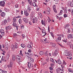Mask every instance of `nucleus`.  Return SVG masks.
<instances>
[{"label": "nucleus", "instance_id": "8", "mask_svg": "<svg viewBox=\"0 0 73 73\" xmlns=\"http://www.w3.org/2000/svg\"><path fill=\"white\" fill-rule=\"evenodd\" d=\"M28 55L27 56L29 58V59L30 58H31L33 56V54L32 53H31V52L28 53Z\"/></svg>", "mask_w": 73, "mask_h": 73}, {"label": "nucleus", "instance_id": "14", "mask_svg": "<svg viewBox=\"0 0 73 73\" xmlns=\"http://www.w3.org/2000/svg\"><path fill=\"white\" fill-rule=\"evenodd\" d=\"M68 3L71 7H73V2L72 1L68 2Z\"/></svg>", "mask_w": 73, "mask_h": 73}, {"label": "nucleus", "instance_id": "64", "mask_svg": "<svg viewBox=\"0 0 73 73\" xmlns=\"http://www.w3.org/2000/svg\"><path fill=\"white\" fill-rule=\"evenodd\" d=\"M2 73H7V71H3Z\"/></svg>", "mask_w": 73, "mask_h": 73}, {"label": "nucleus", "instance_id": "63", "mask_svg": "<svg viewBox=\"0 0 73 73\" xmlns=\"http://www.w3.org/2000/svg\"><path fill=\"white\" fill-rule=\"evenodd\" d=\"M72 16H73V9H72Z\"/></svg>", "mask_w": 73, "mask_h": 73}, {"label": "nucleus", "instance_id": "60", "mask_svg": "<svg viewBox=\"0 0 73 73\" xmlns=\"http://www.w3.org/2000/svg\"><path fill=\"white\" fill-rule=\"evenodd\" d=\"M7 20L8 21V24H9V22L11 21V19H8Z\"/></svg>", "mask_w": 73, "mask_h": 73}, {"label": "nucleus", "instance_id": "31", "mask_svg": "<svg viewBox=\"0 0 73 73\" xmlns=\"http://www.w3.org/2000/svg\"><path fill=\"white\" fill-rule=\"evenodd\" d=\"M15 48L16 49H17L18 48V44H17V43H15Z\"/></svg>", "mask_w": 73, "mask_h": 73}, {"label": "nucleus", "instance_id": "36", "mask_svg": "<svg viewBox=\"0 0 73 73\" xmlns=\"http://www.w3.org/2000/svg\"><path fill=\"white\" fill-rule=\"evenodd\" d=\"M68 71L69 72H70L71 73H73V70H72L71 69H70V68H68Z\"/></svg>", "mask_w": 73, "mask_h": 73}, {"label": "nucleus", "instance_id": "45", "mask_svg": "<svg viewBox=\"0 0 73 73\" xmlns=\"http://www.w3.org/2000/svg\"><path fill=\"white\" fill-rule=\"evenodd\" d=\"M50 34L51 35V36H52V37L53 38H54V35H53V33L50 32Z\"/></svg>", "mask_w": 73, "mask_h": 73}, {"label": "nucleus", "instance_id": "10", "mask_svg": "<svg viewBox=\"0 0 73 73\" xmlns=\"http://www.w3.org/2000/svg\"><path fill=\"white\" fill-rule=\"evenodd\" d=\"M0 5L1 6L4 7L5 6V2L4 1H1L0 2Z\"/></svg>", "mask_w": 73, "mask_h": 73}, {"label": "nucleus", "instance_id": "24", "mask_svg": "<svg viewBox=\"0 0 73 73\" xmlns=\"http://www.w3.org/2000/svg\"><path fill=\"white\" fill-rule=\"evenodd\" d=\"M50 45H52V46H53L54 47H55V46H56V44L53 42H50Z\"/></svg>", "mask_w": 73, "mask_h": 73}, {"label": "nucleus", "instance_id": "53", "mask_svg": "<svg viewBox=\"0 0 73 73\" xmlns=\"http://www.w3.org/2000/svg\"><path fill=\"white\" fill-rule=\"evenodd\" d=\"M41 23L42 25H44L45 24V23L44 22L43 20H41Z\"/></svg>", "mask_w": 73, "mask_h": 73}, {"label": "nucleus", "instance_id": "38", "mask_svg": "<svg viewBox=\"0 0 73 73\" xmlns=\"http://www.w3.org/2000/svg\"><path fill=\"white\" fill-rule=\"evenodd\" d=\"M21 46L22 48H25V44H21Z\"/></svg>", "mask_w": 73, "mask_h": 73}, {"label": "nucleus", "instance_id": "26", "mask_svg": "<svg viewBox=\"0 0 73 73\" xmlns=\"http://www.w3.org/2000/svg\"><path fill=\"white\" fill-rule=\"evenodd\" d=\"M64 12V11L62 10H61L60 12V13H58V15L59 16V15H62V13Z\"/></svg>", "mask_w": 73, "mask_h": 73}, {"label": "nucleus", "instance_id": "1", "mask_svg": "<svg viewBox=\"0 0 73 73\" xmlns=\"http://www.w3.org/2000/svg\"><path fill=\"white\" fill-rule=\"evenodd\" d=\"M58 37L56 39V41L57 42H59L61 40V37L64 38V35L63 34H60L58 35Z\"/></svg>", "mask_w": 73, "mask_h": 73}, {"label": "nucleus", "instance_id": "25", "mask_svg": "<svg viewBox=\"0 0 73 73\" xmlns=\"http://www.w3.org/2000/svg\"><path fill=\"white\" fill-rule=\"evenodd\" d=\"M22 22H23L22 19L21 18L19 19V24H22Z\"/></svg>", "mask_w": 73, "mask_h": 73}, {"label": "nucleus", "instance_id": "57", "mask_svg": "<svg viewBox=\"0 0 73 73\" xmlns=\"http://www.w3.org/2000/svg\"><path fill=\"white\" fill-rule=\"evenodd\" d=\"M1 33L2 34V36H4V31H3V33Z\"/></svg>", "mask_w": 73, "mask_h": 73}, {"label": "nucleus", "instance_id": "22", "mask_svg": "<svg viewBox=\"0 0 73 73\" xmlns=\"http://www.w3.org/2000/svg\"><path fill=\"white\" fill-rule=\"evenodd\" d=\"M6 24H8V22L7 19H5L4 20V24L5 25H6Z\"/></svg>", "mask_w": 73, "mask_h": 73}, {"label": "nucleus", "instance_id": "6", "mask_svg": "<svg viewBox=\"0 0 73 73\" xmlns=\"http://www.w3.org/2000/svg\"><path fill=\"white\" fill-rule=\"evenodd\" d=\"M29 3L30 4V5H32L33 6V7H37V5H36V3H32V2H29Z\"/></svg>", "mask_w": 73, "mask_h": 73}, {"label": "nucleus", "instance_id": "35", "mask_svg": "<svg viewBox=\"0 0 73 73\" xmlns=\"http://www.w3.org/2000/svg\"><path fill=\"white\" fill-rule=\"evenodd\" d=\"M39 54L40 55H43L44 54V52L43 51H41L40 52Z\"/></svg>", "mask_w": 73, "mask_h": 73}, {"label": "nucleus", "instance_id": "21", "mask_svg": "<svg viewBox=\"0 0 73 73\" xmlns=\"http://www.w3.org/2000/svg\"><path fill=\"white\" fill-rule=\"evenodd\" d=\"M46 32V31H45V29H42V33H45V35L43 36V37H44V36H45L46 35V33H45Z\"/></svg>", "mask_w": 73, "mask_h": 73}, {"label": "nucleus", "instance_id": "18", "mask_svg": "<svg viewBox=\"0 0 73 73\" xmlns=\"http://www.w3.org/2000/svg\"><path fill=\"white\" fill-rule=\"evenodd\" d=\"M60 70H62V71H64V70H62L61 69H60V68H58L56 69V72L58 73H60Z\"/></svg>", "mask_w": 73, "mask_h": 73}, {"label": "nucleus", "instance_id": "41", "mask_svg": "<svg viewBox=\"0 0 73 73\" xmlns=\"http://www.w3.org/2000/svg\"><path fill=\"white\" fill-rule=\"evenodd\" d=\"M70 48L73 49V44H71L70 45Z\"/></svg>", "mask_w": 73, "mask_h": 73}, {"label": "nucleus", "instance_id": "46", "mask_svg": "<svg viewBox=\"0 0 73 73\" xmlns=\"http://www.w3.org/2000/svg\"><path fill=\"white\" fill-rule=\"evenodd\" d=\"M5 11H6V12H9V9H7V8H5L4 9Z\"/></svg>", "mask_w": 73, "mask_h": 73}, {"label": "nucleus", "instance_id": "23", "mask_svg": "<svg viewBox=\"0 0 73 73\" xmlns=\"http://www.w3.org/2000/svg\"><path fill=\"white\" fill-rule=\"evenodd\" d=\"M70 27V25L69 24H67L66 25H65L64 26L65 29H67L68 28Z\"/></svg>", "mask_w": 73, "mask_h": 73}, {"label": "nucleus", "instance_id": "54", "mask_svg": "<svg viewBox=\"0 0 73 73\" xmlns=\"http://www.w3.org/2000/svg\"><path fill=\"white\" fill-rule=\"evenodd\" d=\"M20 54L21 56H23V54H22V50L20 51Z\"/></svg>", "mask_w": 73, "mask_h": 73}, {"label": "nucleus", "instance_id": "39", "mask_svg": "<svg viewBox=\"0 0 73 73\" xmlns=\"http://www.w3.org/2000/svg\"><path fill=\"white\" fill-rule=\"evenodd\" d=\"M63 41H64V42H67V39H66V38H64V39L62 40Z\"/></svg>", "mask_w": 73, "mask_h": 73}, {"label": "nucleus", "instance_id": "27", "mask_svg": "<svg viewBox=\"0 0 73 73\" xmlns=\"http://www.w3.org/2000/svg\"><path fill=\"white\" fill-rule=\"evenodd\" d=\"M27 7H28L27 10L28 12H30V11H31V7H29V5H28L27 6Z\"/></svg>", "mask_w": 73, "mask_h": 73}, {"label": "nucleus", "instance_id": "9", "mask_svg": "<svg viewBox=\"0 0 73 73\" xmlns=\"http://www.w3.org/2000/svg\"><path fill=\"white\" fill-rule=\"evenodd\" d=\"M24 13L25 15L26 16H27V17H28L29 15V13H28V12L27 11V10H25Z\"/></svg>", "mask_w": 73, "mask_h": 73}, {"label": "nucleus", "instance_id": "55", "mask_svg": "<svg viewBox=\"0 0 73 73\" xmlns=\"http://www.w3.org/2000/svg\"><path fill=\"white\" fill-rule=\"evenodd\" d=\"M49 69L50 70H53V68H52L51 67H50L49 68Z\"/></svg>", "mask_w": 73, "mask_h": 73}, {"label": "nucleus", "instance_id": "29", "mask_svg": "<svg viewBox=\"0 0 73 73\" xmlns=\"http://www.w3.org/2000/svg\"><path fill=\"white\" fill-rule=\"evenodd\" d=\"M12 58L13 60V61H15V60H16L15 55H13L12 56Z\"/></svg>", "mask_w": 73, "mask_h": 73}, {"label": "nucleus", "instance_id": "37", "mask_svg": "<svg viewBox=\"0 0 73 73\" xmlns=\"http://www.w3.org/2000/svg\"><path fill=\"white\" fill-rule=\"evenodd\" d=\"M25 2H26V1H22V5H23V6H24V5H25Z\"/></svg>", "mask_w": 73, "mask_h": 73}, {"label": "nucleus", "instance_id": "56", "mask_svg": "<svg viewBox=\"0 0 73 73\" xmlns=\"http://www.w3.org/2000/svg\"><path fill=\"white\" fill-rule=\"evenodd\" d=\"M3 32H4V30H3L2 29V30H0V32L1 33H3Z\"/></svg>", "mask_w": 73, "mask_h": 73}, {"label": "nucleus", "instance_id": "5", "mask_svg": "<svg viewBox=\"0 0 73 73\" xmlns=\"http://www.w3.org/2000/svg\"><path fill=\"white\" fill-rule=\"evenodd\" d=\"M33 64H31L29 62H28V67L29 69H31V68H33Z\"/></svg>", "mask_w": 73, "mask_h": 73}, {"label": "nucleus", "instance_id": "40", "mask_svg": "<svg viewBox=\"0 0 73 73\" xmlns=\"http://www.w3.org/2000/svg\"><path fill=\"white\" fill-rule=\"evenodd\" d=\"M47 11L48 12V15L50 14V12H50V9L49 8H48L47 10Z\"/></svg>", "mask_w": 73, "mask_h": 73}, {"label": "nucleus", "instance_id": "61", "mask_svg": "<svg viewBox=\"0 0 73 73\" xmlns=\"http://www.w3.org/2000/svg\"><path fill=\"white\" fill-rule=\"evenodd\" d=\"M3 70L1 69H0V73H3Z\"/></svg>", "mask_w": 73, "mask_h": 73}, {"label": "nucleus", "instance_id": "52", "mask_svg": "<svg viewBox=\"0 0 73 73\" xmlns=\"http://www.w3.org/2000/svg\"><path fill=\"white\" fill-rule=\"evenodd\" d=\"M14 46L15 45H11V48L13 49H15Z\"/></svg>", "mask_w": 73, "mask_h": 73}, {"label": "nucleus", "instance_id": "30", "mask_svg": "<svg viewBox=\"0 0 73 73\" xmlns=\"http://www.w3.org/2000/svg\"><path fill=\"white\" fill-rule=\"evenodd\" d=\"M31 62H34V59L32 58H29Z\"/></svg>", "mask_w": 73, "mask_h": 73}, {"label": "nucleus", "instance_id": "20", "mask_svg": "<svg viewBox=\"0 0 73 73\" xmlns=\"http://www.w3.org/2000/svg\"><path fill=\"white\" fill-rule=\"evenodd\" d=\"M6 29L8 31V30H10L11 29V26H7L6 27Z\"/></svg>", "mask_w": 73, "mask_h": 73}, {"label": "nucleus", "instance_id": "16", "mask_svg": "<svg viewBox=\"0 0 73 73\" xmlns=\"http://www.w3.org/2000/svg\"><path fill=\"white\" fill-rule=\"evenodd\" d=\"M53 10L54 12L55 13H57V10H56V5H54L53 6Z\"/></svg>", "mask_w": 73, "mask_h": 73}, {"label": "nucleus", "instance_id": "28", "mask_svg": "<svg viewBox=\"0 0 73 73\" xmlns=\"http://www.w3.org/2000/svg\"><path fill=\"white\" fill-rule=\"evenodd\" d=\"M50 60L52 62H53L54 64H55V62H54V60L53 58H50Z\"/></svg>", "mask_w": 73, "mask_h": 73}, {"label": "nucleus", "instance_id": "13", "mask_svg": "<svg viewBox=\"0 0 73 73\" xmlns=\"http://www.w3.org/2000/svg\"><path fill=\"white\" fill-rule=\"evenodd\" d=\"M72 35L70 34L68 35L67 36L68 38H73V35Z\"/></svg>", "mask_w": 73, "mask_h": 73}, {"label": "nucleus", "instance_id": "32", "mask_svg": "<svg viewBox=\"0 0 73 73\" xmlns=\"http://www.w3.org/2000/svg\"><path fill=\"white\" fill-rule=\"evenodd\" d=\"M27 48H29L30 49H32V46L30 44H28L27 45Z\"/></svg>", "mask_w": 73, "mask_h": 73}, {"label": "nucleus", "instance_id": "7", "mask_svg": "<svg viewBox=\"0 0 73 73\" xmlns=\"http://www.w3.org/2000/svg\"><path fill=\"white\" fill-rule=\"evenodd\" d=\"M58 53V50H55L53 54V55L54 56H56Z\"/></svg>", "mask_w": 73, "mask_h": 73}, {"label": "nucleus", "instance_id": "50", "mask_svg": "<svg viewBox=\"0 0 73 73\" xmlns=\"http://www.w3.org/2000/svg\"><path fill=\"white\" fill-rule=\"evenodd\" d=\"M67 12H68V11H67V9H65L64 10V13H67Z\"/></svg>", "mask_w": 73, "mask_h": 73}, {"label": "nucleus", "instance_id": "47", "mask_svg": "<svg viewBox=\"0 0 73 73\" xmlns=\"http://www.w3.org/2000/svg\"><path fill=\"white\" fill-rule=\"evenodd\" d=\"M15 8H19V5L18 4H16L15 5Z\"/></svg>", "mask_w": 73, "mask_h": 73}, {"label": "nucleus", "instance_id": "43", "mask_svg": "<svg viewBox=\"0 0 73 73\" xmlns=\"http://www.w3.org/2000/svg\"><path fill=\"white\" fill-rule=\"evenodd\" d=\"M67 29L68 33H70V28H68Z\"/></svg>", "mask_w": 73, "mask_h": 73}, {"label": "nucleus", "instance_id": "42", "mask_svg": "<svg viewBox=\"0 0 73 73\" xmlns=\"http://www.w3.org/2000/svg\"><path fill=\"white\" fill-rule=\"evenodd\" d=\"M16 18H14L13 19V22H16Z\"/></svg>", "mask_w": 73, "mask_h": 73}, {"label": "nucleus", "instance_id": "44", "mask_svg": "<svg viewBox=\"0 0 73 73\" xmlns=\"http://www.w3.org/2000/svg\"><path fill=\"white\" fill-rule=\"evenodd\" d=\"M62 65H66V63L65 62V60H63V62L62 63Z\"/></svg>", "mask_w": 73, "mask_h": 73}, {"label": "nucleus", "instance_id": "11", "mask_svg": "<svg viewBox=\"0 0 73 73\" xmlns=\"http://www.w3.org/2000/svg\"><path fill=\"white\" fill-rule=\"evenodd\" d=\"M55 62H56V64H57V63H58V64H62V62H61V60L60 59H58V60L57 61L55 60Z\"/></svg>", "mask_w": 73, "mask_h": 73}, {"label": "nucleus", "instance_id": "51", "mask_svg": "<svg viewBox=\"0 0 73 73\" xmlns=\"http://www.w3.org/2000/svg\"><path fill=\"white\" fill-rule=\"evenodd\" d=\"M58 45H59L62 48H64V46H62L61 44H60L58 43Z\"/></svg>", "mask_w": 73, "mask_h": 73}, {"label": "nucleus", "instance_id": "4", "mask_svg": "<svg viewBox=\"0 0 73 73\" xmlns=\"http://www.w3.org/2000/svg\"><path fill=\"white\" fill-rule=\"evenodd\" d=\"M21 56H16L17 61L19 63L21 62Z\"/></svg>", "mask_w": 73, "mask_h": 73}, {"label": "nucleus", "instance_id": "33", "mask_svg": "<svg viewBox=\"0 0 73 73\" xmlns=\"http://www.w3.org/2000/svg\"><path fill=\"white\" fill-rule=\"evenodd\" d=\"M39 16L40 17V18H42V14L41 13H38Z\"/></svg>", "mask_w": 73, "mask_h": 73}, {"label": "nucleus", "instance_id": "12", "mask_svg": "<svg viewBox=\"0 0 73 73\" xmlns=\"http://www.w3.org/2000/svg\"><path fill=\"white\" fill-rule=\"evenodd\" d=\"M13 26H14V27H16L17 30L18 29V27H17V24H16V22H13Z\"/></svg>", "mask_w": 73, "mask_h": 73}, {"label": "nucleus", "instance_id": "19", "mask_svg": "<svg viewBox=\"0 0 73 73\" xmlns=\"http://www.w3.org/2000/svg\"><path fill=\"white\" fill-rule=\"evenodd\" d=\"M68 51L65 50V52H64L63 53V54L64 56H68Z\"/></svg>", "mask_w": 73, "mask_h": 73}, {"label": "nucleus", "instance_id": "3", "mask_svg": "<svg viewBox=\"0 0 73 73\" xmlns=\"http://www.w3.org/2000/svg\"><path fill=\"white\" fill-rule=\"evenodd\" d=\"M38 19H39L38 17H35V18H33V23H37V21H38Z\"/></svg>", "mask_w": 73, "mask_h": 73}, {"label": "nucleus", "instance_id": "34", "mask_svg": "<svg viewBox=\"0 0 73 73\" xmlns=\"http://www.w3.org/2000/svg\"><path fill=\"white\" fill-rule=\"evenodd\" d=\"M48 53H49V52L48 51H46L45 52L44 54L45 56H46L48 55Z\"/></svg>", "mask_w": 73, "mask_h": 73}, {"label": "nucleus", "instance_id": "2", "mask_svg": "<svg viewBox=\"0 0 73 73\" xmlns=\"http://www.w3.org/2000/svg\"><path fill=\"white\" fill-rule=\"evenodd\" d=\"M13 62H11L10 64L7 65V67L9 70H11L12 69V66H13Z\"/></svg>", "mask_w": 73, "mask_h": 73}, {"label": "nucleus", "instance_id": "48", "mask_svg": "<svg viewBox=\"0 0 73 73\" xmlns=\"http://www.w3.org/2000/svg\"><path fill=\"white\" fill-rule=\"evenodd\" d=\"M67 17L68 15H67L66 14H65L64 15V17L65 18V17Z\"/></svg>", "mask_w": 73, "mask_h": 73}, {"label": "nucleus", "instance_id": "49", "mask_svg": "<svg viewBox=\"0 0 73 73\" xmlns=\"http://www.w3.org/2000/svg\"><path fill=\"white\" fill-rule=\"evenodd\" d=\"M5 49L6 50H8V47L7 46H5Z\"/></svg>", "mask_w": 73, "mask_h": 73}, {"label": "nucleus", "instance_id": "58", "mask_svg": "<svg viewBox=\"0 0 73 73\" xmlns=\"http://www.w3.org/2000/svg\"><path fill=\"white\" fill-rule=\"evenodd\" d=\"M72 56V54H68L67 56H68V57H71Z\"/></svg>", "mask_w": 73, "mask_h": 73}, {"label": "nucleus", "instance_id": "17", "mask_svg": "<svg viewBox=\"0 0 73 73\" xmlns=\"http://www.w3.org/2000/svg\"><path fill=\"white\" fill-rule=\"evenodd\" d=\"M1 17H4L5 16V13L4 12H2L1 13Z\"/></svg>", "mask_w": 73, "mask_h": 73}, {"label": "nucleus", "instance_id": "15", "mask_svg": "<svg viewBox=\"0 0 73 73\" xmlns=\"http://www.w3.org/2000/svg\"><path fill=\"white\" fill-rule=\"evenodd\" d=\"M23 20L26 23H28V20L27 19V18H23Z\"/></svg>", "mask_w": 73, "mask_h": 73}, {"label": "nucleus", "instance_id": "62", "mask_svg": "<svg viewBox=\"0 0 73 73\" xmlns=\"http://www.w3.org/2000/svg\"><path fill=\"white\" fill-rule=\"evenodd\" d=\"M21 28H23H23H24V26H23V25H21Z\"/></svg>", "mask_w": 73, "mask_h": 73}, {"label": "nucleus", "instance_id": "59", "mask_svg": "<svg viewBox=\"0 0 73 73\" xmlns=\"http://www.w3.org/2000/svg\"><path fill=\"white\" fill-rule=\"evenodd\" d=\"M22 36L23 37L22 38H25V35H24V34H22Z\"/></svg>", "mask_w": 73, "mask_h": 73}]
</instances>
